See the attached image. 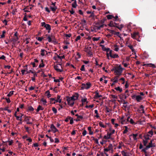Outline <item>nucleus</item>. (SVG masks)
<instances>
[{
	"mask_svg": "<svg viewBox=\"0 0 156 156\" xmlns=\"http://www.w3.org/2000/svg\"><path fill=\"white\" fill-rule=\"evenodd\" d=\"M124 69L122 68L121 65H120L118 67L114 66L111 69V71H114L116 75H118L119 76L121 75L123 70Z\"/></svg>",
	"mask_w": 156,
	"mask_h": 156,
	"instance_id": "f257e3e1",
	"label": "nucleus"
},
{
	"mask_svg": "<svg viewBox=\"0 0 156 156\" xmlns=\"http://www.w3.org/2000/svg\"><path fill=\"white\" fill-rule=\"evenodd\" d=\"M66 100L68 102V104L71 106L72 107L74 103V101L76 100V99H74L72 97H70L67 96L66 97Z\"/></svg>",
	"mask_w": 156,
	"mask_h": 156,
	"instance_id": "f03ea898",
	"label": "nucleus"
},
{
	"mask_svg": "<svg viewBox=\"0 0 156 156\" xmlns=\"http://www.w3.org/2000/svg\"><path fill=\"white\" fill-rule=\"evenodd\" d=\"M84 51L90 56L92 57L93 55V50L90 46H87L84 48Z\"/></svg>",
	"mask_w": 156,
	"mask_h": 156,
	"instance_id": "7ed1b4c3",
	"label": "nucleus"
},
{
	"mask_svg": "<svg viewBox=\"0 0 156 156\" xmlns=\"http://www.w3.org/2000/svg\"><path fill=\"white\" fill-rule=\"evenodd\" d=\"M129 96V90H126L125 94H120L119 95V98L121 100H124L126 99Z\"/></svg>",
	"mask_w": 156,
	"mask_h": 156,
	"instance_id": "20e7f679",
	"label": "nucleus"
},
{
	"mask_svg": "<svg viewBox=\"0 0 156 156\" xmlns=\"http://www.w3.org/2000/svg\"><path fill=\"white\" fill-rule=\"evenodd\" d=\"M133 99H135L137 102H140L143 99V98L140 95H136L135 94L133 95L132 96Z\"/></svg>",
	"mask_w": 156,
	"mask_h": 156,
	"instance_id": "39448f33",
	"label": "nucleus"
},
{
	"mask_svg": "<svg viewBox=\"0 0 156 156\" xmlns=\"http://www.w3.org/2000/svg\"><path fill=\"white\" fill-rule=\"evenodd\" d=\"M81 88L82 89H88L90 88L91 86V84L90 82H88L86 84L82 83Z\"/></svg>",
	"mask_w": 156,
	"mask_h": 156,
	"instance_id": "423d86ee",
	"label": "nucleus"
},
{
	"mask_svg": "<svg viewBox=\"0 0 156 156\" xmlns=\"http://www.w3.org/2000/svg\"><path fill=\"white\" fill-rule=\"evenodd\" d=\"M46 36H48L47 39H48V41L49 42H51L52 41V40H53V42H55V41H54L55 39V37L54 35H51V36H50L49 35H48V34H46Z\"/></svg>",
	"mask_w": 156,
	"mask_h": 156,
	"instance_id": "0eeeda50",
	"label": "nucleus"
},
{
	"mask_svg": "<svg viewBox=\"0 0 156 156\" xmlns=\"http://www.w3.org/2000/svg\"><path fill=\"white\" fill-rule=\"evenodd\" d=\"M59 66H61V65L59 64L56 65H55L54 67V68L58 72H62V70L58 68H59Z\"/></svg>",
	"mask_w": 156,
	"mask_h": 156,
	"instance_id": "6e6552de",
	"label": "nucleus"
},
{
	"mask_svg": "<svg viewBox=\"0 0 156 156\" xmlns=\"http://www.w3.org/2000/svg\"><path fill=\"white\" fill-rule=\"evenodd\" d=\"M50 128L53 131L54 133H55L58 131V129L56 128L53 124H51Z\"/></svg>",
	"mask_w": 156,
	"mask_h": 156,
	"instance_id": "1a4fd4ad",
	"label": "nucleus"
},
{
	"mask_svg": "<svg viewBox=\"0 0 156 156\" xmlns=\"http://www.w3.org/2000/svg\"><path fill=\"white\" fill-rule=\"evenodd\" d=\"M30 118V116H26L25 118L24 121L27 122V124H32V122H29Z\"/></svg>",
	"mask_w": 156,
	"mask_h": 156,
	"instance_id": "9d476101",
	"label": "nucleus"
},
{
	"mask_svg": "<svg viewBox=\"0 0 156 156\" xmlns=\"http://www.w3.org/2000/svg\"><path fill=\"white\" fill-rule=\"evenodd\" d=\"M143 66L147 67L149 66L153 68H155L156 67L155 65L154 64L152 63L146 64H144Z\"/></svg>",
	"mask_w": 156,
	"mask_h": 156,
	"instance_id": "9b49d317",
	"label": "nucleus"
},
{
	"mask_svg": "<svg viewBox=\"0 0 156 156\" xmlns=\"http://www.w3.org/2000/svg\"><path fill=\"white\" fill-rule=\"evenodd\" d=\"M95 95L94 96V98L95 99H97V98H102V95L99 94V93L98 91H97L95 92Z\"/></svg>",
	"mask_w": 156,
	"mask_h": 156,
	"instance_id": "f8f14e48",
	"label": "nucleus"
},
{
	"mask_svg": "<svg viewBox=\"0 0 156 156\" xmlns=\"http://www.w3.org/2000/svg\"><path fill=\"white\" fill-rule=\"evenodd\" d=\"M122 154L123 156H130V154L129 152H125L124 151L122 152Z\"/></svg>",
	"mask_w": 156,
	"mask_h": 156,
	"instance_id": "ddd939ff",
	"label": "nucleus"
},
{
	"mask_svg": "<svg viewBox=\"0 0 156 156\" xmlns=\"http://www.w3.org/2000/svg\"><path fill=\"white\" fill-rule=\"evenodd\" d=\"M79 95L77 93H75L72 96V97L74 99H76V100L78 99Z\"/></svg>",
	"mask_w": 156,
	"mask_h": 156,
	"instance_id": "4468645a",
	"label": "nucleus"
},
{
	"mask_svg": "<svg viewBox=\"0 0 156 156\" xmlns=\"http://www.w3.org/2000/svg\"><path fill=\"white\" fill-rule=\"evenodd\" d=\"M150 136V135L148 134H147L146 135H145L144 136V139H145V140H150V138L149 137Z\"/></svg>",
	"mask_w": 156,
	"mask_h": 156,
	"instance_id": "2eb2a0df",
	"label": "nucleus"
},
{
	"mask_svg": "<svg viewBox=\"0 0 156 156\" xmlns=\"http://www.w3.org/2000/svg\"><path fill=\"white\" fill-rule=\"evenodd\" d=\"M147 146L148 147V148H149L151 147H155V146L154 145V143L153 144V143L152 142H150L149 143V144L148 145H147Z\"/></svg>",
	"mask_w": 156,
	"mask_h": 156,
	"instance_id": "dca6fc26",
	"label": "nucleus"
},
{
	"mask_svg": "<svg viewBox=\"0 0 156 156\" xmlns=\"http://www.w3.org/2000/svg\"><path fill=\"white\" fill-rule=\"evenodd\" d=\"M45 52H46L47 54H48L47 52V51H46V50H45L44 49H41V55L42 56H44V55H45L44 53H45Z\"/></svg>",
	"mask_w": 156,
	"mask_h": 156,
	"instance_id": "f3484780",
	"label": "nucleus"
},
{
	"mask_svg": "<svg viewBox=\"0 0 156 156\" xmlns=\"http://www.w3.org/2000/svg\"><path fill=\"white\" fill-rule=\"evenodd\" d=\"M45 27L46 30H51V26L49 24H46V25H45Z\"/></svg>",
	"mask_w": 156,
	"mask_h": 156,
	"instance_id": "a211bd4d",
	"label": "nucleus"
},
{
	"mask_svg": "<svg viewBox=\"0 0 156 156\" xmlns=\"http://www.w3.org/2000/svg\"><path fill=\"white\" fill-rule=\"evenodd\" d=\"M149 148L147 146H146V147L143 149H142L141 150L142 152H144L145 154L147 153V152L146 151V150H147Z\"/></svg>",
	"mask_w": 156,
	"mask_h": 156,
	"instance_id": "6ab92c4d",
	"label": "nucleus"
},
{
	"mask_svg": "<svg viewBox=\"0 0 156 156\" xmlns=\"http://www.w3.org/2000/svg\"><path fill=\"white\" fill-rule=\"evenodd\" d=\"M115 89L117 91H119L120 92H121L122 91V88H120L119 87H118L115 88Z\"/></svg>",
	"mask_w": 156,
	"mask_h": 156,
	"instance_id": "aec40b11",
	"label": "nucleus"
},
{
	"mask_svg": "<svg viewBox=\"0 0 156 156\" xmlns=\"http://www.w3.org/2000/svg\"><path fill=\"white\" fill-rule=\"evenodd\" d=\"M77 6L76 0H75L74 2L72 4V6L73 8H76Z\"/></svg>",
	"mask_w": 156,
	"mask_h": 156,
	"instance_id": "412c9836",
	"label": "nucleus"
},
{
	"mask_svg": "<svg viewBox=\"0 0 156 156\" xmlns=\"http://www.w3.org/2000/svg\"><path fill=\"white\" fill-rule=\"evenodd\" d=\"M44 109V108L42 107V106L40 105H39L37 109V112H38L40 110H43Z\"/></svg>",
	"mask_w": 156,
	"mask_h": 156,
	"instance_id": "4be33fe9",
	"label": "nucleus"
},
{
	"mask_svg": "<svg viewBox=\"0 0 156 156\" xmlns=\"http://www.w3.org/2000/svg\"><path fill=\"white\" fill-rule=\"evenodd\" d=\"M45 94H47V97L49 98L51 96V95L50 94V92L49 90H47L45 92Z\"/></svg>",
	"mask_w": 156,
	"mask_h": 156,
	"instance_id": "5701e85b",
	"label": "nucleus"
},
{
	"mask_svg": "<svg viewBox=\"0 0 156 156\" xmlns=\"http://www.w3.org/2000/svg\"><path fill=\"white\" fill-rule=\"evenodd\" d=\"M28 110L30 112H32L34 111V109L32 106H30L28 107Z\"/></svg>",
	"mask_w": 156,
	"mask_h": 156,
	"instance_id": "b1692460",
	"label": "nucleus"
},
{
	"mask_svg": "<svg viewBox=\"0 0 156 156\" xmlns=\"http://www.w3.org/2000/svg\"><path fill=\"white\" fill-rule=\"evenodd\" d=\"M18 38V37H15L13 38L12 40V41L14 43H15L16 41H17Z\"/></svg>",
	"mask_w": 156,
	"mask_h": 156,
	"instance_id": "393cba45",
	"label": "nucleus"
},
{
	"mask_svg": "<svg viewBox=\"0 0 156 156\" xmlns=\"http://www.w3.org/2000/svg\"><path fill=\"white\" fill-rule=\"evenodd\" d=\"M41 63L40 64L39 66V68H41L43 67L44 66V65L43 63V60H41Z\"/></svg>",
	"mask_w": 156,
	"mask_h": 156,
	"instance_id": "a878e982",
	"label": "nucleus"
},
{
	"mask_svg": "<svg viewBox=\"0 0 156 156\" xmlns=\"http://www.w3.org/2000/svg\"><path fill=\"white\" fill-rule=\"evenodd\" d=\"M123 25L122 24L120 25L119 26H116V27L118 28L120 30H121L122 28L123 27Z\"/></svg>",
	"mask_w": 156,
	"mask_h": 156,
	"instance_id": "bb28decb",
	"label": "nucleus"
},
{
	"mask_svg": "<svg viewBox=\"0 0 156 156\" xmlns=\"http://www.w3.org/2000/svg\"><path fill=\"white\" fill-rule=\"evenodd\" d=\"M50 8L52 11L55 12L56 11L57 8L56 6H54V7L51 6Z\"/></svg>",
	"mask_w": 156,
	"mask_h": 156,
	"instance_id": "cd10ccee",
	"label": "nucleus"
},
{
	"mask_svg": "<svg viewBox=\"0 0 156 156\" xmlns=\"http://www.w3.org/2000/svg\"><path fill=\"white\" fill-rule=\"evenodd\" d=\"M119 57V56L118 55L116 54H114L113 55H112L111 58H118Z\"/></svg>",
	"mask_w": 156,
	"mask_h": 156,
	"instance_id": "c85d7f7f",
	"label": "nucleus"
},
{
	"mask_svg": "<svg viewBox=\"0 0 156 156\" xmlns=\"http://www.w3.org/2000/svg\"><path fill=\"white\" fill-rule=\"evenodd\" d=\"M147 134L151 135H150V137H151L153 134V132L152 130H151L148 132Z\"/></svg>",
	"mask_w": 156,
	"mask_h": 156,
	"instance_id": "c756f323",
	"label": "nucleus"
},
{
	"mask_svg": "<svg viewBox=\"0 0 156 156\" xmlns=\"http://www.w3.org/2000/svg\"><path fill=\"white\" fill-rule=\"evenodd\" d=\"M88 130L89 131V134L90 135H92L93 134V132L91 131V127L90 126L88 128Z\"/></svg>",
	"mask_w": 156,
	"mask_h": 156,
	"instance_id": "7c9ffc66",
	"label": "nucleus"
},
{
	"mask_svg": "<svg viewBox=\"0 0 156 156\" xmlns=\"http://www.w3.org/2000/svg\"><path fill=\"white\" fill-rule=\"evenodd\" d=\"M52 110L54 114H55L57 113V110L55 107H53L52 108Z\"/></svg>",
	"mask_w": 156,
	"mask_h": 156,
	"instance_id": "2f4dec72",
	"label": "nucleus"
},
{
	"mask_svg": "<svg viewBox=\"0 0 156 156\" xmlns=\"http://www.w3.org/2000/svg\"><path fill=\"white\" fill-rule=\"evenodd\" d=\"M99 125L100 126L102 127L103 128H105L106 127V126H105L103 124V123L102 122H100L99 123Z\"/></svg>",
	"mask_w": 156,
	"mask_h": 156,
	"instance_id": "473e14b6",
	"label": "nucleus"
},
{
	"mask_svg": "<svg viewBox=\"0 0 156 156\" xmlns=\"http://www.w3.org/2000/svg\"><path fill=\"white\" fill-rule=\"evenodd\" d=\"M107 18L108 19H111L114 17V16L111 15H108L107 16Z\"/></svg>",
	"mask_w": 156,
	"mask_h": 156,
	"instance_id": "72a5a7b5",
	"label": "nucleus"
},
{
	"mask_svg": "<svg viewBox=\"0 0 156 156\" xmlns=\"http://www.w3.org/2000/svg\"><path fill=\"white\" fill-rule=\"evenodd\" d=\"M13 91H11L10 92L7 94V96L8 97H10L13 94Z\"/></svg>",
	"mask_w": 156,
	"mask_h": 156,
	"instance_id": "f704fd0d",
	"label": "nucleus"
},
{
	"mask_svg": "<svg viewBox=\"0 0 156 156\" xmlns=\"http://www.w3.org/2000/svg\"><path fill=\"white\" fill-rule=\"evenodd\" d=\"M108 25L111 27H114V22L113 21H111L109 24Z\"/></svg>",
	"mask_w": 156,
	"mask_h": 156,
	"instance_id": "c9c22d12",
	"label": "nucleus"
},
{
	"mask_svg": "<svg viewBox=\"0 0 156 156\" xmlns=\"http://www.w3.org/2000/svg\"><path fill=\"white\" fill-rule=\"evenodd\" d=\"M148 143L147 140H143V143L144 144V146H147L146 145Z\"/></svg>",
	"mask_w": 156,
	"mask_h": 156,
	"instance_id": "e433bc0d",
	"label": "nucleus"
},
{
	"mask_svg": "<svg viewBox=\"0 0 156 156\" xmlns=\"http://www.w3.org/2000/svg\"><path fill=\"white\" fill-rule=\"evenodd\" d=\"M137 136H138L137 134H133V138L134 140H136L137 139L136 137Z\"/></svg>",
	"mask_w": 156,
	"mask_h": 156,
	"instance_id": "4c0bfd02",
	"label": "nucleus"
},
{
	"mask_svg": "<svg viewBox=\"0 0 156 156\" xmlns=\"http://www.w3.org/2000/svg\"><path fill=\"white\" fill-rule=\"evenodd\" d=\"M105 110H106L107 113L109 112H110V111H112V110L110 109L107 106H106V107H105Z\"/></svg>",
	"mask_w": 156,
	"mask_h": 156,
	"instance_id": "58836bf2",
	"label": "nucleus"
},
{
	"mask_svg": "<svg viewBox=\"0 0 156 156\" xmlns=\"http://www.w3.org/2000/svg\"><path fill=\"white\" fill-rule=\"evenodd\" d=\"M99 38H100L99 37H94L92 39H93V41H98V40H99Z\"/></svg>",
	"mask_w": 156,
	"mask_h": 156,
	"instance_id": "ea45409f",
	"label": "nucleus"
},
{
	"mask_svg": "<svg viewBox=\"0 0 156 156\" xmlns=\"http://www.w3.org/2000/svg\"><path fill=\"white\" fill-rule=\"evenodd\" d=\"M87 98H85L84 99H82L81 101L83 103H84L85 102H87V103H88V102L87 101Z\"/></svg>",
	"mask_w": 156,
	"mask_h": 156,
	"instance_id": "a19ab883",
	"label": "nucleus"
},
{
	"mask_svg": "<svg viewBox=\"0 0 156 156\" xmlns=\"http://www.w3.org/2000/svg\"><path fill=\"white\" fill-rule=\"evenodd\" d=\"M75 116L77 117V118H80V119H82L83 118V116L81 115H79L77 114H76Z\"/></svg>",
	"mask_w": 156,
	"mask_h": 156,
	"instance_id": "79ce46f5",
	"label": "nucleus"
},
{
	"mask_svg": "<svg viewBox=\"0 0 156 156\" xmlns=\"http://www.w3.org/2000/svg\"><path fill=\"white\" fill-rule=\"evenodd\" d=\"M131 37L135 39L136 37V36L137 35V34L136 33H134L133 34H131Z\"/></svg>",
	"mask_w": 156,
	"mask_h": 156,
	"instance_id": "37998d69",
	"label": "nucleus"
},
{
	"mask_svg": "<svg viewBox=\"0 0 156 156\" xmlns=\"http://www.w3.org/2000/svg\"><path fill=\"white\" fill-rule=\"evenodd\" d=\"M108 149L110 150H111L112 149L113 146L112 144H110L108 146Z\"/></svg>",
	"mask_w": 156,
	"mask_h": 156,
	"instance_id": "c03bdc74",
	"label": "nucleus"
},
{
	"mask_svg": "<svg viewBox=\"0 0 156 156\" xmlns=\"http://www.w3.org/2000/svg\"><path fill=\"white\" fill-rule=\"evenodd\" d=\"M107 30L111 33L112 34V35L113 34L114 32V30H111L109 29H107Z\"/></svg>",
	"mask_w": 156,
	"mask_h": 156,
	"instance_id": "a18cd8bd",
	"label": "nucleus"
},
{
	"mask_svg": "<svg viewBox=\"0 0 156 156\" xmlns=\"http://www.w3.org/2000/svg\"><path fill=\"white\" fill-rule=\"evenodd\" d=\"M85 66L84 65H82L81 68L80 69V70L81 71H85V67H84Z\"/></svg>",
	"mask_w": 156,
	"mask_h": 156,
	"instance_id": "49530a36",
	"label": "nucleus"
},
{
	"mask_svg": "<svg viewBox=\"0 0 156 156\" xmlns=\"http://www.w3.org/2000/svg\"><path fill=\"white\" fill-rule=\"evenodd\" d=\"M100 46L101 47L103 51H105V49H106V48L105 47L104 45H100Z\"/></svg>",
	"mask_w": 156,
	"mask_h": 156,
	"instance_id": "de8ad7c7",
	"label": "nucleus"
},
{
	"mask_svg": "<svg viewBox=\"0 0 156 156\" xmlns=\"http://www.w3.org/2000/svg\"><path fill=\"white\" fill-rule=\"evenodd\" d=\"M60 96L58 95L56 99L55 100V101L56 102H58V100L60 99Z\"/></svg>",
	"mask_w": 156,
	"mask_h": 156,
	"instance_id": "09e8293b",
	"label": "nucleus"
},
{
	"mask_svg": "<svg viewBox=\"0 0 156 156\" xmlns=\"http://www.w3.org/2000/svg\"><path fill=\"white\" fill-rule=\"evenodd\" d=\"M104 24H102V25H100V26H97V29H100L101 28H103L104 27Z\"/></svg>",
	"mask_w": 156,
	"mask_h": 156,
	"instance_id": "8fccbe9b",
	"label": "nucleus"
},
{
	"mask_svg": "<svg viewBox=\"0 0 156 156\" xmlns=\"http://www.w3.org/2000/svg\"><path fill=\"white\" fill-rule=\"evenodd\" d=\"M41 101L43 102L44 105L45 104L47 103V101L45 99H44L43 98H42Z\"/></svg>",
	"mask_w": 156,
	"mask_h": 156,
	"instance_id": "3c124183",
	"label": "nucleus"
},
{
	"mask_svg": "<svg viewBox=\"0 0 156 156\" xmlns=\"http://www.w3.org/2000/svg\"><path fill=\"white\" fill-rule=\"evenodd\" d=\"M110 95L111 96V98L113 99H117V96H116L114 95L111 94Z\"/></svg>",
	"mask_w": 156,
	"mask_h": 156,
	"instance_id": "603ef678",
	"label": "nucleus"
},
{
	"mask_svg": "<svg viewBox=\"0 0 156 156\" xmlns=\"http://www.w3.org/2000/svg\"><path fill=\"white\" fill-rule=\"evenodd\" d=\"M6 142H8L9 143V145H11L13 143V141L12 140H11L10 141H6Z\"/></svg>",
	"mask_w": 156,
	"mask_h": 156,
	"instance_id": "864d4df0",
	"label": "nucleus"
},
{
	"mask_svg": "<svg viewBox=\"0 0 156 156\" xmlns=\"http://www.w3.org/2000/svg\"><path fill=\"white\" fill-rule=\"evenodd\" d=\"M5 99L6 100L7 103H9L11 101L9 98H5Z\"/></svg>",
	"mask_w": 156,
	"mask_h": 156,
	"instance_id": "5fc2aeb1",
	"label": "nucleus"
},
{
	"mask_svg": "<svg viewBox=\"0 0 156 156\" xmlns=\"http://www.w3.org/2000/svg\"><path fill=\"white\" fill-rule=\"evenodd\" d=\"M81 38V37L80 36V35H79L76 38V39H75V41H77L78 40H79Z\"/></svg>",
	"mask_w": 156,
	"mask_h": 156,
	"instance_id": "6e6d98bb",
	"label": "nucleus"
},
{
	"mask_svg": "<svg viewBox=\"0 0 156 156\" xmlns=\"http://www.w3.org/2000/svg\"><path fill=\"white\" fill-rule=\"evenodd\" d=\"M97 156H105L103 152H101L99 154H98Z\"/></svg>",
	"mask_w": 156,
	"mask_h": 156,
	"instance_id": "4d7b16f0",
	"label": "nucleus"
},
{
	"mask_svg": "<svg viewBox=\"0 0 156 156\" xmlns=\"http://www.w3.org/2000/svg\"><path fill=\"white\" fill-rule=\"evenodd\" d=\"M87 132L86 130H84L82 133V134L83 136H85L87 134Z\"/></svg>",
	"mask_w": 156,
	"mask_h": 156,
	"instance_id": "13d9d810",
	"label": "nucleus"
},
{
	"mask_svg": "<svg viewBox=\"0 0 156 156\" xmlns=\"http://www.w3.org/2000/svg\"><path fill=\"white\" fill-rule=\"evenodd\" d=\"M121 101L124 105H125L128 103V102L125 101L124 100H122Z\"/></svg>",
	"mask_w": 156,
	"mask_h": 156,
	"instance_id": "bf43d9fd",
	"label": "nucleus"
},
{
	"mask_svg": "<svg viewBox=\"0 0 156 156\" xmlns=\"http://www.w3.org/2000/svg\"><path fill=\"white\" fill-rule=\"evenodd\" d=\"M107 136L110 139L111 138V136L112 135L111 133H109L108 132L107 134Z\"/></svg>",
	"mask_w": 156,
	"mask_h": 156,
	"instance_id": "052dcab7",
	"label": "nucleus"
},
{
	"mask_svg": "<svg viewBox=\"0 0 156 156\" xmlns=\"http://www.w3.org/2000/svg\"><path fill=\"white\" fill-rule=\"evenodd\" d=\"M93 140H94L95 142V143L97 144H98V139H95V138H94V137H93Z\"/></svg>",
	"mask_w": 156,
	"mask_h": 156,
	"instance_id": "680f3d73",
	"label": "nucleus"
},
{
	"mask_svg": "<svg viewBox=\"0 0 156 156\" xmlns=\"http://www.w3.org/2000/svg\"><path fill=\"white\" fill-rule=\"evenodd\" d=\"M129 122L130 123L132 124H135V122H134V121H133V119H130Z\"/></svg>",
	"mask_w": 156,
	"mask_h": 156,
	"instance_id": "e2e57ef3",
	"label": "nucleus"
},
{
	"mask_svg": "<svg viewBox=\"0 0 156 156\" xmlns=\"http://www.w3.org/2000/svg\"><path fill=\"white\" fill-rule=\"evenodd\" d=\"M105 20L106 19H103L100 21V22L101 23L103 24Z\"/></svg>",
	"mask_w": 156,
	"mask_h": 156,
	"instance_id": "0e129e2a",
	"label": "nucleus"
},
{
	"mask_svg": "<svg viewBox=\"0 0 156 156\" xmlns=\"http://www.w3.org/2000/svg\"><path fill=\"white\" fill-rule=\"evenodd\" d=\"M59 142V140L58 139L55 138V142L56 143H58Z\"/></svg>",
	"mask_w": 156,
	"mask_h": 156,
	"instance_id": "69168bd1",
	"label": "nucleus"
},
{
	"mask_svg": "<svg viewBox=\"0 0 156 156\" xmlns=\"http://www.w3.org/2000/svg\"><path fill=\"white\" fill-rule=\"evenodd\" d=\"M5 57L4 55H2L0 57V59H2L5 60Z\"/></svg>",
	"mask_w": 156,
	"mask_h": 156,
	"instance_id": "338daca9",
	"label": "nucleus"
},
{
	"mask_svg": "<svg viewBox=\"0 0 156 156\" xmlns=\"http://www.w3.org/2000/svg\"><path fill=\"white\" fill-rule=\"evenodd\" d=\"M45 11L47 12L48 13H50V10H49L48 8L47 7H46L45 8Z\"/></svg>",
	"mask_w": 156,
	"mask_h": 156,
	"instance_id": "774afa93",
	"label": "nucleus"
}]
</instances>
